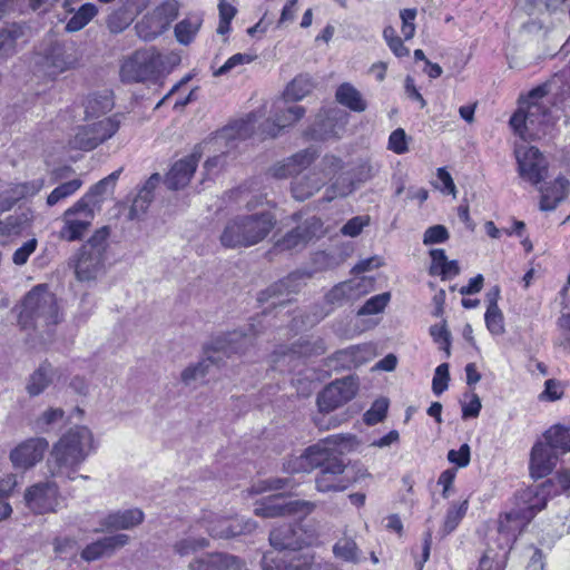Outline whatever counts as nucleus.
<instances>
[{"instance_id": "nucleus-1", "label": "nucleus", "mask_w": 570, "mask_h": 570, "mask_svg": "<svg viewBox=\"0 0 570 570\" xmlns=\"http://www.w3.org/2000/svg\"><path fill=\"white\" fill-rule=\"evenodd\" d=\"M94 450V435L87 426L78 425L69 429L53 444L47 460L51 476L73 479V474Z\"/></svg>"}, {"instance_id": "nucleus-2", "label": "nucleus", "mask_w": 570, "mask_h": 570, "mask_svg": "<svg viewBox=\"0 0 570 570\" xmlns=\"http://www.w3.org/2000/svg\"><path fill=\"white\" fill-rule=\"evenodd\" d=\"M276 224L269 212L237 215L226 222L219 235L225 248L250 247L267 237Z\"/></svg>"}, {"instance_id": "nucleus-3", "label": "nucleus", "mask_w": 570, "mask_h": 570, "mask_svg": "<svg viewBox=\"0 0 570 570\" xmlns=\"http://www.w3.org/2000/svg\"><path fill=\"white\" fill-rule=\"evenodd\" d=\"M552 487V480H547L518 491L514 508L499 521V531L511 535L522 532L535 514L546 508Z\"/></svg>"}, {"instance_id": "nucleus-4", "label": "nucleus", "mask_w": 570, "mask_h": 570, "mask_svg": "<svg viewBox=\"0 0 570 570\" xmlns=\"http://www.w3.org/2000/svg\"><path fill=\"white\" fill-rule=\"evenodd\" d=\"M252 342V335L240 331L227 332L213 337L204 350L205 357L196 364L187 366L181 372V382L189 385L191 382L204 377L208 373L210 365H219L224 357L244 353Z\"/></svg>"}, {"instance_id": "nucleus-5", "label": "nucleus", "mask_w": 570, "mask_h": 570, "mask_svg": "<svg viewBox=\"0 0 570 570\" xmlns=\"http://www.w3.org/2000/svg\"><path fill=\"white\" fill-rule=\"evenodd\" d=\"M60 321L56 295L47 285L35 286L22 302L19 324L23 330H33L40 335L49 334Z\"/></svg>"}, {"instance_id": "nucleus-6", "label": "nucleus", "mask_w": 570, "mask_h": 570, "mask_svg": "<svg viewBox=\"0 0 570 570\" xmlns=\"http://www.w3.org/2000/svg\"><path fill=\"white\" fill-rule=\"evenodd\" d=\"M178 61L175 55H163L156 48L136 50L120 66V80L125 83H138L156 79L169 63Z\"/></svg>"}, {"instance_id": "nucleus-7", "label": "nucleus", "mask_w": 570, "mask_h": 570, "mask_svg": "<svg viewBox=\"0 0 570 570\" xmlns=\"http://www.w3.org/2000/svg\"><path fill=\"white\" fill-rule=\"evenodd\" d=\"M355 440V436L351 434L330 435L305 449L299 456L291 459L287 468L292 472H309L317 468L321 470L330 465L332 460H340L335 454V450L342 453L348 450Z\"/></svg>"}, {"instance_id": "nucleus-8", "label": "nucleus", "mask_w": 570, "mask_h": 570, "mask_svg": "<svg viewBox=\"0 0 570 570\" xmlns=\"http://www.w3.org/2000/svg\"><path fill=\"white\" fill-rule=\"evenodd\" d=\"M109 235V227L104 226L81 246L75 266L78 281L91 282L105 274Z\"/></svg>"}, {"instance_id": "nucleus-9", "label": "nucleus", "mask_w": 570, "mask_h": 570, "mask_svg": "<svg viewBox=\"0 0 570 570\" xmlns=\"http://www.w3.org/2000/svg\"><path fill=\"white\" fill-rule=\"evenodd\" d=\"M119 127L120 120L117 116L79 126L70 139V145L75 149L92 150L110 139Z\"/></svg>"}, {"instance_id": "nucleus-10", "label": "nucleus", "mask_w": 570, "mask_h": 570, "mask_svg": "<svg viewBox=\"0 0 570 570\" xmlns=\"http://www.w3.org/2000/svg\"><path fill=\"white\" fill-rule=\"evenodd\" d=\"M548 109L538 101H529L527 108L520 107L510 118V125L521 138H533L548 122Z\"/></svg>"}, {"instance_id": "nucleus-11", "label": "nucleus", "mask_w": 570, "mask_h": 570, "mask_svg": "<svg viewBox=\"0 0 570 570\" xmlns=\"http://www.w3.org/2000/svg\"><path fill=\"white\" fill-rule=\"evenodd\" d=\"M519 176L533 186L548 177L546 157L533 146H518L514 150Z\"/></svg>"}, {"instance_id": "nucleus-12", "label": "nucleus", "mask_w": 570, "mask_h": 570, "mask_svg": "<svg viewBox=\"0 0 570 570\" xmlns=\"http://www.w3.org/2000/svg\"><path fill=\"white\" fill-rule=\"evenodd\" d=\"M95 218V212L87 205L76 202L62 215V227L58 236L62 240L76 242L82 239Z\"/></svg>"}, {"instance_id": "nucleus-13", "label": "nucleus", "mask_w": 570, "mask_h": 570, "mask_svg": "<svg viewBox=\"0 0 570 570\" xmlns=\"http://www.w3.org/2000/svg\"><path fill=\"white\" fill-rule=\"evenodd\" d=\"M202 525L213 538L229 539L236 535L250 533L256 523L240 518H225L213 512L205 513L202 518Z\"/></svg>"}, {"instance_id": "nucleus-14", "label": "nucleus", "mask_w": 570, "mask_h": 570, "mask_svg": "<svg viewBox=\"0 0 570 570\" xmlns=\"http://www.w3.org/2000/svg\"><path fill=\"white\" fill-rule=\"evenodd\" d=\"M357 392V382L347 376L336 380L323 389L317 396L321 413H328L351 401Z\"/></svg>"}, {"instance_id": "nucleus-15", "label": "nucleus", "mask_w": 570, "mask_h": 570, "mask_svg": "<svg viewBox=\"0 0 570 570\" xmlns=\"http://www.w3.org/2000/svg\"><path fill=\"white\" fill-rule=\"evenodd\" d=\"M79 58L72 46L60 42L51 43L42 55L40 65L50 77H56L78 66Z\"/></svg>"}, {"instance_id": "nucleus-16", "label": "nucleus", "mask_w": 570, "mask_h": 570, "mask_svg": "<svg viewBox=\"0 0 570 570\" xmlns=\"http://www.w3.org/2000/svg\"><path fill=\"white\" fill-rule=\"evenodd\" d=\"M305 114L302 106L289 102L285 97L274 102L272 109V121L264 124L263 131L271 137H276L281 129L292 126L298 121Z\"/></svg>"}, {"instance_id": "nucleus-17", "label": "nucleus", "mask_w": 570, "mask_h": 570, "mask_svg": "<svg viewBox=\"0 0 570 570\" xmlns=\"http://www.w3.org/2000/svg\"><path fill=\"white\" fill-rule=\"evenodd\" d=\"M315 503L306 500H285L282 495H277L255 509L257 515L265 518H276L283 515L305 517L314 511Z\"/></svg>"}, {"instance_id": "nucleus-18", "label": "nucleus", "mask_w": 570, "mask_h": 570, "mask_svg": "<svg viewBox=\"0 0 570 570\" xmlns=\"http://www.w3.org/2000/svg\"><path fill=\"white\" fill-rule=\"evenodd\" d=\"M24 501L35 513L52 512L58 505V485L53 481L33 484L27 489Z\"/></svg>"}, {"instance_id": "nucleus-19", "label": "nucleus", "mask_w": 570, "mask_h": 570, "mask_svg": "<svg viewBox=\"0 0 570 570\" xmlns=\"http://www.w3.org/2000/svg\"><path fill=\"white\" fill-rule=\"evenodd\" d=\"M323 234V223L320 218L312 216L305 219L296 228L289 230L275 247L279 250H293L303 248L313 238Z\"/></svg>"}, {"instance_id": "nucleus-20", "label": "nucleus", "mask_w": 570, "mask_h": 570, "mask_svg": "<svg viewBox=\"0 0 570 570\" xmlns=\"http://www.w3.org/2000/svg\"><path fill=\"white\" fill-rule=\"evenodd\" d=\"M49 443L45 438H31L21 442L10 452L14 468L28 470L43 459Z\"/></svg>"}, {"instance_id": "nucleus-21", "label": "nucleus", "mask_w": 570, "mask_h": 570, "mask_svg": "<svg viewBox=\"0 0 570 570\" xmlns=\"http://www.w3.org/2000/svg\"><path fill=\"white\" fill-rule=\"evenodd\" d=\"M352 484V480L345 474L343 461L332 460L330 465L320 470L315 478V485L318 492H341Z\"/></svg>"}, {"instance_id": "nucleus-22", "label": "nucleus", "mask_w": 570, "mask_h": 570, "mask_svg": "<svg viewBox=\"0 0 570 570\" xmlns=\"http://www.w3.org/2000/svg\"><path fill=\"white\" fill-rule=\"evenodd\" d=\"M376 169L367 161L360 164L352 170L353 178L346 179L338 177L325 191V199L333 200L336 197H345L354 190V181L365 183L372 179Z\"/></svg>"}, {"instance_id": "nucleus-23", "label": "nucleus", "mask_w": 570, "mask_h": 570, "mask_svg": "<svg viewBox=\"0 0 570 570\" xmlns=\"http://www.w3.org/2000/svg\"><path fill=\"white\" fill-rule=\"evenodd\" d=\"M558 461V454L547 443L537 442L531 451L530 473L534 479L550 474Z\"/></svg>"}, {"instance_id": "nucleus-24", "label": "nucleus", "mask_w": 570, "mask_h": 570, "mask_svg": "<svg viewBox=\"0 0 570 570\" xmlns=\"http://www.w3.org/2000/svg\"><path fill=\"white\" fill-rule=\"evenodd\" d=\"M304 553L274 548L263 554L261 566L263 570H302Z\"/></svg>"}, {"instance_id": "nucleus-25", "label": "nucleus", "mask_w": 570, "mask_h": 570, "mask_svg": "<svg viewBox=\"0 0 570 570\" xmlns=\"http://www.w3.org/2000/svg\"><path fill=\"white\" fill-rule=\"evenodd\" d=\"M199 157V155L190 154L176 161L167 174V187L173 190L184 188L190 181V178L197 168Z\"/></svg>"}, {"instance_id": "nucleus-26", "label": "nucleus", "mask_w": 570, "mask_h": 570, "mask_svg": "<svg viewBox=\"0 0 570 570\" xmlns=\"http://www.w3.org/2000/svg\"><path fill=\"white\" fill-rule=\"evenodd\" d=\"M315 159V153L305 149L296 153L295 155L275 164L269 168L268 173L276 179H284L292 175L298 174L302 169L306 168Z\"/></svg>"}, {"instance_id": "nucleus-27", "label": "nucleus", "mask_w": 570, "mask_h": 570, "mask_svg": "<svg viewBox=\"0 0 570 570\" xmlns=\"http://www.w3.org/2000/svg\"><path fill=\"white\" fill-rule=\"evenodd\" d=\"M129 542V535L118 533L105 537L90 544L81 551V558L86 561H95L105 556H111L117 549L125 547Z\"/></svg>"}, {"instance_id": "nucleus-28", "label": "nucleus", "mask_w": 570, "mask_h": 570, "mask_svg": "<svg viewBox=\"0 0 570 570\" xmlns=\"http://www.w3.org/2000/svg\"><path fill=\"white\" fill-rule=\"evenodd\" d=\"M269 542L275 549L297 552L304 540L294 524L283 523L271 531Z\"/></svg>"}, {"instance_id": "nucleus-29", "label": "nucleus", "mask_w": 570, "mask_h": 570, "mask_svg": "<svg viewBox=\"0 0 570 570\" xmlns=\"http://www.w3.org/2000/svg\"><path fill=\"white\" fill-rule=\"evenodd\" d=\"M242 560L226 553H210L189 563L190 570H240Z\"/></svg>"}, {"instance_id": "nucleus-30", "label": "nucleus", "mask_w": 570, "mask_h": 570, "mask_svg": "<svg viewBox=\"0 0 570 570\" xmlns=\"http://www.w3.org/2000/svg\"><path fill=\"white\" fill-rule=\"evenodd\" d=\"M144 517L140 509H128L109 513L100 524L104 530H128L139 525L144 521Z\"/></svg>"}, {"instance_id": "nucleus-31", "label": "nucleus", "mask_w": 570, "mask_h": 570, "mask_svg": "<svg viewBox=\"0 0 570 570\" xmlns=\"http://www.w3.org/2000/svg\"><path fill=\"white\" fill-rule=\"evenodd\" d=\"M120 175V169L111 173L90 187V189L77 202L87 205L91 210L101 203L105 195L110 194L115 187L116 180Z\"/></svg>"}, {"instance_id": "nucleus-32", "label": "nucleus", "mask_w": 570, "mask_h": 570, "mask_svg": "<svg viewBox=\"0 0 570 570\" xmlns=\"http://www.w3.org/2000/svg\"><path fill=\"white\" fill-rule=\"evenodd\" d=\"M569 181L564 177H558L552 184L544 188H540L541 210H553L567 196Z\"/></svg>"}, {"instance_id": "nucleus-33", "label": "nucleus", "mask_w": 570, "mask_h": 570, "mask_svg": "<svg viewBox=\"0 0 570 570\" xmlns=\"http://www.w3.org/2000/svg\"><path fill=\"white\" fill-rule=\"evenodd\" d=\"M336 101L355 112H363L367 108V102L362 94L350 82H343L335 91Z\"/></svg>"}, {"instance_id": "nucleus-34", "label": "nucleus", "mask_w": 570, "mask_h": 570, "mask_svg": "<svg viewBox=\"0 0 570 570\" xmlns=\"http://www.w3.org/2000/svg\"><path fill=\"white\" fill-rule=\"evenodd\" d=\"M324 184V178L316 173H312L292 183V194L295 199L303 202L317 193Z\"/></svg>"}, {"instance_id": "nucleus-35", "label": "nucleus", "mask_w": 570, "mask_h": 570, "mask_svg": "<svg viewBox=\"0 0 570 570\" xmlns=\"http://www.w3.org/2000/svg\"><path fill=\"white\" fill-rule=\"evenodd\" d=\"M203 24L199 14H189L175 26V37L184 46L191 43Z\"/></svg>"}, {"instance_id": "nucleus-36", "label": "nucleus", "mask_w": 570, "mask_h": 570, "mask_svg": "<svg viewBox=\"0 0 570 570\" xmlns=\"http://www.w3.org/2000/svg\"><path fill=\"white\" fill-rule=\"evenodd\" d=\"M32 218L33 213L29 208L16 212L14 214L9 215L4 219H0V234H19L27 227H29Z\"/></svg>"}, {"instance_id": "nucleus-37", "label": "nucleus", "mask_w": 570, "mask_h": 570, "mask_svg": "<svg viewBox=\"0 0 570 570\" xmlns=\"http://www.w3.org/2000/svg\"><path fill=\"white\" fill-rule=\"evenodd\" d=\"M24 36V27L11 23L0 30V58H8L16 52L18 39Z\"/></svg>"}, {"instance_id": "nucleus-38", "label": "nucleus", "mask_w": 570, "mask_h": 570, "mask_svg": "<svg viewBox=\"0 0 570 570\" xmlns=\"http://www.w3.org/2000/svg\"><path fill=\"white\" fill-rule=\"evenodd\" d=\"M53 368L49 363L41 364L31 375L26 386L30 396L41 394L52 382Z\"/></svg>"}, {"instance_id": "nucleus-39", "label": "nucleus", "mask_w": 570, "mask_h": 570, "mask_svg": "<svg viewBox=\"0 0 570 570\" xmlns=\"http://www.w3.org/2000/svg\"><path fill=\"white\" fill-rule=\"evenodd\" d=\"M315 86L316 83L309 75H298L287 85L284 97L291 101L301 100L309 95Z\"/></svg>"}, {"instance_id": "nucleus-40", "label": "nucleus", "mask_w": 570, "mask_h": 570, "mask_svg": "<svg viewBox=\"0 0 570 570\" xmlns=\"http://www.w3.org/2000/svg\"><path fill=\"white\" fill-rule=\"evenodd\" d=\"M357 286L358 284L356 285L353 281L342 282L325 295V302L332 307L342 306L356 297Z\"/></svg>"}, {"instance_id": "nucleus-41", "label": "nucleus", "mask_w": 570, "mask_h": 570, "mask_svg": "<svg viewBox=\"0 0 570 570\" xmlns=\"http://www.w3.org/2000/svg\"><path fill=\"white\" fill-rule=\"evenodd\" d=\"M135 30L140 39L150 41L163 35L167 28L151 12L144 16L142 19L136 23Z\"/></svg>"}, {"instance_id": "nucleus-42", "label": "nucleus", "mask_w": 570, "mask_h": 570, "mask_svg": "<svg viewBox=\"0 0 570 570\" xmlns=\"http://www.w3.org/2000/svg\"><path fill=\"white\" fill-rule=\"evenodd\" d=\"M307 277V275L303 272H293L287 277L281 279L279 282L273 284L267 288L266 293L268 297L275 295H283L284 293L291 294L298 292L302 282Z\"/></svg>"}, {"instance_id": "nucleus-43", "label": "nucleus", "mask_w": 570, "mask_h": 570, "mask_svg": "<svg viewBox=\"0 0 570 570\" xmlns=\"http://www.w3.org/2000/svg\"><path fill=\"white\" fill-rule=\"evenodd\" d=\"M547 444L559 455L570 452V429L556 425L544 433Z\"/></svg>"}, {"instance_id": "nucleus-44", "label": "nucleus", "mask_w": 570, "mask_h": 570, "mask_svg": "<svg viewBox=\"0 0 570 570\" xmlns=\"http://www.w3.org/2000/svg\"><path fill=\"white\" fill-rule=\"evenodd\" d=\"M98 13L96 4L83 3L68 20L66 31L76 32L85 28Z\"/></svg>"}, {"instance_id": "nucleus-45", "label": "nucleus", "mask_w": 570, "mask_h": 570, "mask_svg": "<svg viewBox=\"0 0 570 570\" xmlns=\"http://www.w3.org/2000/svg\"><path fill=\"white\" fill-rule=\"evenodd\" d=\"M468 500L460 503L453 502L446 511L443 528L441 529L442 537L450 534L456 529L461 520L468 511Z\"/></svg>"}, {"instance_id": "nucleus-46", "label": "nucleus", "mask_w": 570, "mask_h": 570, "mask_svg": "<svg viewBox=\"0 0 570 570\" xmlns=\"http://www.w3.org/2000/svg\"><path fill=\"white\" fill-rule=\"evenodd\" d=\"M333 553L336 558L346 562L357 563L360 561V549L351 538L340 539L333 546Z\"/></svg>"}, {"instance_id": "nucleus-47", "label": "nucleus", "mask_w": 570, "mask_h": 570, "mask_svg": "<svg viewBox=\"0 0 570 570\" xmlns=\"http://www.w3.org/2000/svg\"><path fill=\"white\" fill-rule=\"evenodd\" d=\"M83 181L80 178H75L69 181L58 185L47 197V205L52 207L59 202L72 196L80 187Z\"/></svg>"}, {"instance_id": "nucleus-48", "label": "nucleus", "mask_w": 570, "mask_h": 570, "mask_svg": "<svg viewBox=\"0 0 570 570\" xmlns=\"http://www.w3.org/2000/svg\"><path fill=\"white\" fill-rule=\"evenodd\" d=\"M430 335L434 343L439 344L440 350L445 352V357L451 355V333L446 327V321L441 324H434L430 327Z\"/></svg>"}, {"instance_id": "nucleus-49", "label": "nucleus", "mask_w": 570, "mask_h": 570, "mask_svg": "<svg viewBox=\"0 0 570 570\" xmlns=\"http://www.w3.org/2000/svg\"><path fill=\"white\" fill-rule=\"evenodd\" d=\"M508 552H494L487 550L479 562L478 570H504L507 566Z\"/></svg>"}, {"instance_id": "nucleus-50", "label": "nucleus", "mask_w": 570, "mask_h": 570, "mask_svg": "<svg viewBox=\"0 0 570 570\" xmlns=\"http://www.w3.org/2000/svg\"><path fill=\"white\" fill-rule=\"evenodd\" d=\"M179 3L176 0H166L159 4L153 13L168 29L170 23L178 17Z\"/></svg>"}, {"instance_id": "nucleus-51", "label": "nucleus", "mask_w": 570, "mask_h": 570, "mask_svg": "<svg viewBox=\"0 0 570 570\" xmlns=\"http://www.w3.org/2000/svg\"><path fill=\"white\" fill-rule=\"evenodd\" d=\"M134 21L124 6L109 14L107 26L112 33H120Z\"/></svg>"}, {"instance_id": "nucleus-52", "label": "nucleus", "mask_w": 570, "mask_h": 570, "mask_svg": "<svg viewBox=\"0 0 570 570\" xmlns=\"http://www.w3.org/2000/svg\"><path fill=\"white\" fill-rule=\"evenodd\" d=\"M391 294L389 292L381 293L368 298L358 309V315H373L381 313L390 302Z\"/></svg>"}, {"instance_id": "nucleus-53", "label": "nucleus", "mask_w": 570, "mask_h": 570, "mask_svg": "<svg viewBox=\"0 0 570 570\" xmlns=\"http://www.w3.org/2000/svg\"><path fill=\"white\" fill-rule=\"evenodd\" d=\"M209 542L205 538H185L179 541H177L174 544V550L177 554L184 557L188 556L190 553H194L198 550H202L206 547H208Z\"/></svg>"}, {"instance_id": "nucleus-54", "label": "nucleus", "mask_w": 570, "mask_h": 570, "mask_svg": "<svg viewBox=\"0 0 570 570\" xmlns=\"http://www.w3.org/2000/svg\"><path fill=\"white\" fill-rule=\"evenodd\" d=\"M255 56L249 53H235L228 58L223 66H220L218 69H215L213 71V76L220 77L227 75L238 66L250 63L255 60Z\"/></svg>"}, {"instance_id": "nucleus-55", "label": "nucleus", "mask_w": 570, "mask_h": 570, "mask_svg": "<svg viewBox=\"0 0 570 570\" xmlns=\"http://www.w3.org/2000/svg\"><path fill=\"white\" fill-rule=\"evenodd\" d=\"M485 325L492 335H502L504 333V318L500 308H487Z\"/></svg>"}, {"instance_id": "nucleus-56", "label": "nucleus", "mask_w": 570, "mask_h": 570, "mask_svg": "<svg viewBox=\"0 0 570 570\" xmlns=\"http://www.w3.org/2000/svg\"><path fill=\"white\" fill-rule=\"evenodd\" d=\"M450 373L449 364L442 363L435 368L432 381V391L435 395H441L449 386Z\"/></svg>"}, {"instance_id": "nucleus-57", "label": "nucleus", "mask_w": 570, "mask_h": 570, "mask_svg": "<svg viewBox=\"0 0 570 570\" xmlns=\"http://www.w3.org/2000/svg\"><path fill=\"white\" fill-rule=\"evenodd\" d=\"M65 411L62 409H48L39 417L36 419L35 426L40 431H46L52 424L61 421Z\"/></svg>"}, {"instance_id": "nucleus-58", "label": "nucleus", "mask_w": 570, "mask_h": 570, "mask_svg": "<svg viewBox=\"0 0 570 570\" xmlns=\"http://www.w3.org/2000/svg\"><path fill=\"white\" fill-rule=\"evenodd\" d=\"M154 197L148 195V191H138L134 198L129 209V218L138 219L142 214L146 213Z\"/></svg>"}, {"instance_id": "nucleus-59", "label": "nucleus", "mask_w": 570, "mask_h": 570, "mask_svg": "<svg viewBox=\"0 0 570 570\" xmlns=\"http://www.w3.org/2000/svg\"><path fill=\"white\" fill-rule=\"evenodd\" d=\"M387 407L389 404L386 400L382 399L375 401L372 407L364 414V421L366 424L374 425L383 421L386 416Z\"/></svg>"}, {"instance_id": "nucleus-60", "label": "nucleus", "mask_w": 570, "mask_h": 570, "mask_svg": "<svg viewBox=\"0 0 570 570\" xmlns=\"http://www.w3.org/2000/svg\"><path fill=\"white\" fill-rule=\"evenodd\" d=\"M112 100L108 96L92 97L88 99L86 105V115L95 116L97 114H105L112 108Z\"/></svg>"}, {"instance_id": "nucleus-61", "label": "nucleus", "mask_w": 570, "mask_h": 570, "mask_svg": "<svg viewBox=\"0 0 570 570\" xmlns=\"http://www.w3.org/2000/svg\"><path fill=\"white\" fill-rule=\"evenodd\" d=\"M450 237V234L445 226L433 225L429 227L423 235L424 245L442 244L445 243Z\"/></svg>"}, {"instance_id": "nucleus-62", "label": "nucleus", "mask_w": 570, "mask_h": 570, "mask_svg": "<svg viewBox=\"0 0 570 570\" xmlns=\"http://www.w3.org/2000/svg\"><path fill=\"white\" fill-rule=\"evenodd\" d=\"M368 224H370V216H367V215L355 216V217L351 218L350 220H347L343 225V227L341 228V233L344 236L356 237L362 233L363 228L365 226H367Z\"/></svg>"}, {"instance_id": "nucleus-63", "label": "nucleus", "mask_w": 570, "mask_h": 570, "mask_svg": "<svg viewBox=\"0 0 570 570\" xmlns=\"http://www.w3.org/2000/svg\"><path fill=\"white\" fill-rule=\"evenodd\" d=\"M22 198L26 197L23 190L20 189V184L12 186L0 195V213L11 209L13 205Z\"/></svg>"}, {"instance_id": "nucleus-64", "label": "nucleus", "mask_w": 570, "mask_h": 570, "mask_svg": "<svg viewBox=\"0 0 570 570\" xmlns=\"http://www.w3.org/2000/svg\"><path fill=\"white\" fill-rule=\"evenodd\" d=\"M416 13H417V11L415 8L403 9L400 12V18L402 20L401 31H402L405 40H410L414 37V33H415L414 20L416 18Z\"/></svg>"}]
</instances>
